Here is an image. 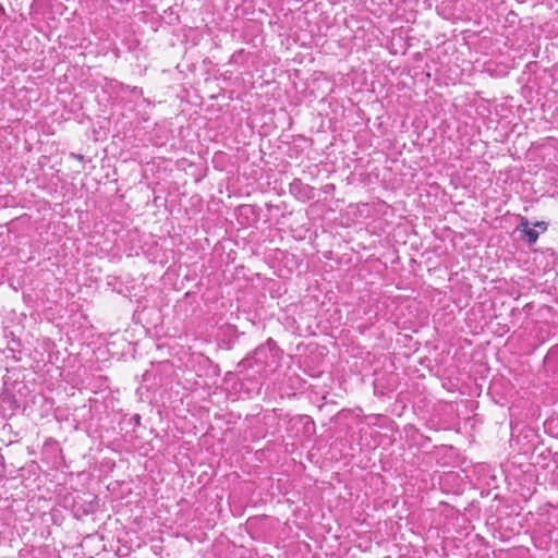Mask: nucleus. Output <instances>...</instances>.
Wrapping results in <instances>:
<instances>
[{
	"instance_id": "obj_3",
	"label": "nucleus",
	"mask_w": 558,
	"mask_h": 558,
	"mask_svg": "<svg viewBox=\"0 0 558 558\" xmlns=\"http://www.w3.org/2000/svg\"><path fill=\"white\" fill-rule=\"evenodd\" d=\"M535 226L542 228L543 230L546 229L545 222H537Z\"/></svg>"
},
{
	"instance_id": "obj_4",
	"label": "nucleus",
	"mask_w": 558,
	"mask_h": 558,
	"mask_svg": "<svg viewBox=\"0 0 558 558\" xmlns=\"http://www.w3.org/2000/svg\"><path fill=\"white\" fill-rule=\"evenodd\" d=\"M2 11V8H0V12Z\"/></svg>"
},
{
	"instance_id": "obj_1",
	"label": "nucleus",
	"mask_w": 558,
	"mask_h": 558,
	"mask_svg": "<svg viewBox=\"0 0 558 558\" xmlns=\"http://www.w3.org/2000/svg\"><path fill=\"white\" fill-rule=\"evenodd\" d=\"M524 233H525L530 244L535 243L538 239V232L536 230H534L533 228L524 229Z\"/></svg>"
},
{
	"instance_id": "obj_2",
	"label": "nucleus",
	"mask_w": 558,
	"mask_h": 558,
	"mask_svg": "<svg viewBox=\"0 0 558 558\" xmlns=\"http://www.w3.org/2000/svg\"><path fill=\"white\" fill-rule=\"evenodd\" d=\"M519 230H522L524 232V229H530V222L526 218H522L519 227H518Z\"/></svg>"
}]
</instances>
